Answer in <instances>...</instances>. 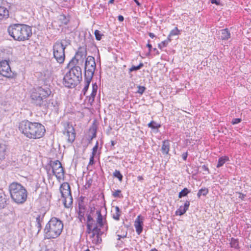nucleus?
I'll use <instances>...</instances> for the list:
<instances>
[{"mask_svg": "<svg viewBox=\"0 0 251 251\" xmlns=\"http://www.w3.org/2000/svg\"><path fill=\"white\" fill-rule=\"evenodd\" d=\"M20 131L29 139H39L42 137L46 132L45 126L37 122H31L24 120L19 125Z\"/></svg>", "mask_w": 251, "mask_h": 251, "instance_id": "obj_1", "label": "nucleus"}, {"mask_svg": "<svg viewBox=\"0 0 251 251\" xmlns=\"http://www.w3.org/2000/svg\"><path fill=\"white\" fill-rule=\"evenodd\" d=\"M7 32L14 40L18 41L28 40L32 35L31 27L25 24H11L8 27Z\"/></svg>", "mask_w": 251, "mask_h": 251, "instance_id": "obj_2", "label": "nucleus"}, {"mask_svg": "<svg viewBox=\"0 0 251 251\" xmlns=\"http://www.w3.org/2000/svg\"><path fill=\"white\" fill-rule=\"evenodd\" d=\"M51 93L50 90L48 88L38 87L33 88L30 94L31 102L37 106L46 108L49 106L47 99Z\"/></svg>", "mask_w": 251, "mask_h": 251, "instance_id": "obj_3", "label": "nucleus"}, {"mask_svg": "<svg viewBox=\"0 0 251 251\" xmlns=\"http://www.w3.org/2000/svg\"><path fill=\"white\" fill-rule=\"evenodd\" d=\"M70 68L63 77V84L66 87L73 88L82 80V70L78 65H72Z\"/></svg>", "mask_w": 251, "mask_h": 251, "instance_id": "obj_4", "label": "nucleus"}, {"mask_svg": "<svg viewBox=\"0 0 251 251\" xmlns=\"http://www.w3.org/2000/svg\"><path fill=\"white\" fill-rule=\"evenodd\" d=\"M62 222L56 217L51 218L44 229L45 239H55L60 236L63 229Z\"/></svg>", "mask_w": 251, "mask_h": 251, "instance_id": "obj_5", "label": "nucleus"}, {"mask_svg": "<svg viewBox=\"0 0 251 251\" xmlns=\"http://www.w3.org/2000/svg\"><path fill=\"white\" fill-rule=\"evenodd\" d=\"M9 191L12 200L15 203L22 204L26 201L27 191L20 183L12 182L9 186Z\"/></svg>", "mask_w": 251, "mask_h": 251, "instance_id": "obj_6", "label": "nucleus"}, {"mask_svg": "<svg viewBox=\"0 0 251 251\" xmlns=\"http://www.w3.org/2000/svg\"><path fill=\"white\" fill-rule=\"evenodd\" d=\"M63 42H56L52 47L53 56L57 63L60 64L64 62L65 59V50L67 45L62 43Z\"/></svg>", "mask_w": 251, "mask_h": 251, "instance_id": "obj_7", "label": "nucleus"}, {"mask_svg": "<svg viewBox=\"0 0 251 251\" xmlns=\"http://www.w3.org/2000/svg\"><path fill=\"white\" fill-rule=\"evenodd\" d=\"M96 68L95 58L91 56H88L85 62L84 78L92 79Z\"/></svg>", "mask_w": 251, "mask_h": 251, "instance_id": "obj_8", "label": "nucleus"}, {"mask_svg": "<svg viewBox=\"0 0 251 251\" xmlns=\"http://www.w3.org/2000/svg\"><path fill=\"white\" fill-rule=\"evenodd\" d=\"M86 48L85 47H80L78 49L75 56L70 61L68 65L71 67L72 65H79L83 64L85 59H86L87 56Z\"/></svg>", "mask_w": 251, "mask_h": 251, "instance_id": "obj_9", "label": "nucleus"}, {"mask_svg": "<svg viewBox=\"0 0 251 251\" xmlns=\"http://www.w3.org/2000/svg\"><path fill=\"white\" fill-rule=\"evenodd\" d=\"M49 169H48L47 166V170L48 173L49 171L51 169V172L53 175L55 176L57 179H61L64 177V170L62 167L61 162L58 160L50 161L49 164Z\"/></svg>", "mask_w": 251, "mask_h": 251, "instance_id": "obj_10", "label": "nucleus"}, {"mask_svg": "<svg viewBox=\"0 0 251 251\" xmlns=\"http://www.w3.org/2000/svg\"><path fill=\"white\" fill-rule=\"evenodd\" d=\"M0 74L4 77L13 78L15 74L11 69L9 62L7 60H2L0 62Z\"/></svg>", "mask_w": 251, "mask_h": 251, "instance_id": "obj_11", "label": "nucleus"}, {"mask_svg": "<svg viewBox=\"0 0 251 251\" xmlns=\"http://www.w3.org/2000/svg\"><path fill=\"white\" fill-rule=\"evenodd\" d=\"M63 134L68 137V142L70 143H72L75 138V130L72 125L68 124L65 127V130L63 131Z\"/></svg>", "mask_w": 251, "mask_h": 251, "instance_id": "obj_12", "label": "nucleus"}, {"mask_svg": "<svg viewBox=\"0 0 251 251\" xmlns=\"http://www.w3.org/2000/svg\"><path fill=\"white\" fill-rule=\"evenodd\" d=\"M96 215H97L98 217L97 218V224L95 225L98 226V227L100 229L101 228L104 227L106 230H107L108 226L106 223V220H103V217L101 214L100 210H96Z\"/></svg>", "mask_w": 251, "mask_h": 251, "instance_id": "obj_13", "label": "nucleus"}, {"mask_svg": "<svg viewBox=\"0 0 251 251\" xmlns=\"http://www.w3.org/2000/svg\"><path fill=\"white\" fill-rule=\"evenodd\" d=\"M103 233V232L101 231V229L100 228L98 229L97 232L92 233L90 236V239L92 242L94 244L98 245L101 243L102 239L101 235Z\"/></svg>", "mask_w": 251, "mask_h": 251, "instance_id": "obj_14", "label": "nucleus"}, {"mask_svg": "<svg viewBox=\"0 0 251 251\" xmlns=\"http://www.w3.org/2000/svg\"><path fill=\"white\" fill-rule=\"evenodd\" d=\"M144 218L141 215L138 216L134 222V226L138 235H140L143 231Z\"/></svg>", "mask_w": 251, "mask_h": 251, "instance_id": "obj_15", "label": "nucleus"}, {"mask_svg": "<svg viewBox=\"0 0 251 251\" xmlns=\"http://www.w3.org/2000/svg\"><path fill=\"white\" fill-rule=\"evenodd\" d=\"M60 192L62 197L72 195L70 185L67 182L63 183L60 187Z\"/></svg>", "mask_w": 251, "mask_h": 251, "instance_id": "obj_16", "label": "nucleus"}, {"mask_svg": "<svg viewBox=\"0 0 251 251\" xmlns=\"http://www.w3.org/2000/svg\"><path fill=\"white\" fill-rule=\"evenodd\" d=\"M98 85L96 83L92 84V91L90 96L87 97L86 100H88V102L91 105L94 101L95 98L97 93Z\"/></svg>", "mask_w": 251, "mask_h": 251, "instance_id": "obj_17", "label": "nucleus"}, {"mask_svg": "<svg viewBox=\"0 0 251 251\" xmlns=\"http://www.w3.org/2000/svg\"><path fill=\"white\" fill-rule=\"evenodd\" d=\"M219 34L222 40H227L230 38V33L227 28L220 30Z\"/></svg>", "mask_w": 251, "mask_h": 251, "instance_id": "obj_18", "label": "nucleus"}, {"mask_svg": "<svg viewBox=\"0 0 251 251\" xmlns=\"http://www.w3.org/2000/svg\"><path fill=\"white\" fill-rule=\"evenodd\" d=\"M8 199L2 190L0 189V208H4L7 205Z\"/></svg>", "mask_w": 251, "mask_h": 251, "instance_id": "obj_19", "label": "nucleus"}, {"mask_svg": "<svg viewBox=\"0 0 251 251\" xmlns=\"http://www.w3.org/2000/svg\"><path fill=\"white\" fill-rule=\"evenodd\" d=\"M9 16V11L6 7L3 5V3L0 5V20L3 18H7Z\"/></svg>", "mask_w": 251, "mask_h": 251, "instance_id": "obj_20", "label": "nucleus"}, {"mask_svg": "<svg viewBox=\"0 0 251 251\" xmlns=\"http://www.w3.org/2000/svg\"><path fill=\"white\" fill-rule=\"evenodd\" d=\"M170 141L168 140H164L162 142L161 151L163 154H168L170 151Z\"/></svg>", "mask_w": 251, "mask_h": 251, "instance_id": "obj_21", "label": "nucleus"}, {"mask_svg": "<svg viewBox=\"0 0 251 251\" xmlns=\"http://www.w3.org/2000/svg\"><path fill=\"white\" fill-rule=\"evenodd\" d=\"M62 197L64 198L63 203L65 207L66 208H70L73 204V199L72 195Z\"/></svg>", "mask_w": 251, "mask_h": 251, "instance_id": "obj_22", "label": "nucleus"}, {"mask_svg": "<svg viewBox=\"0 0 251 251\" xmlns=\"http://www.w3.org/2000/svg\"><path fill=\"white\" fill-rule=\"evenodd\" d=\"M79 207V211H78V218L80 222H82L83 220L85 221V219L84 218L85 215V208L84 207L81 206L80 203L78 204Z\"/></svg>", "mask_w": 251, "mask_h": 251, "instance_id": "obj_23", "label": "nucleus"}, {"mask_svg": "<svg viewBox=\"0 0 251 251\" xmlns=\"http://www.w3.org/2000/svg\"><path fill=\"white\" fill-rule=\"evenodd\" d=\"M44 215H38L36 218V226L38 228V233L42 229V223L43 221Z\"/></svg>", "mask_w": 251, "mask_h": 251, "instance_id": "obj_24", "label": "nucleus"}, {"mask_svg": "<svg viewBox=\"0 0 251 251\" xmlns=\"http://www.w3.org/2000/svg\"><path fill=\"white\" fill-rule=\"evenodd\" d=\"M229 161V157L227 156H223L220 157L218 159V162L217 165V168H220L224 165L226 162Z\"/></svg>", "mask_w": 251, "mask_h": 251, "instance_id": "obj_25", "label": "nucleus"}, {"mask_svg": "<svg viewBox=\"0 0 251 251\" xmlns=\"http://www.w3.org/2000/svg\"><path fill=\"white\" fill-rule=\"evenodd\" d=\"M115 212L112 213V218L116 221H119L120 220V217L121 215L122 212L119 207L117 206L115 207Z\"/></svg>", "mask_w": 251, "mask_h": 251, "instance_id": "obj_26", "label": "nucleus"}, {"mask_svg": "<svg viewBox=\"0 0 251 251\" xmlns=\"http://www.w3.org/2000/svg\"><path fill=\"white\" fill-rule=\"evenodd\" d=\"M7 147L4 144H0V160L5 158L6 153Z\"/></svg>", "mask_w": 251, "mask_h": 251, "instance_id": "obj_27", "label": "nucleus"}, {"mask_svg": "<svg viewBox=\"0 0 251 251\" xmlns=\"http://www.w3.org/2000/svg\"><path fill=\"white\" fill-rule=\"evenodd\" d=\"M87 226V229H86V233L88 234H92V233H95L96 232H97L98 230V229L100 228L98 227V226L97 225H95L94 227L91 226L90 225V224H86Z\"/></svg>", "mask_w": 251, "mask_h": 251, "instance_id": "obj_28", "label": "nucleus"}, {"mask_svg": "<svg viewBox=\"0 0 251 251\" xmlns=\"http://www.w3.org/2000/svg\"><path fill=\"white\" fill-rule=\"evenodd\" d=\"M91 80H92V79L84 78L85 86L82 91V93H83V94L84 95H86V93L88 90L89 85H90V83Z\"/></svg>", "mask_w": 251, "mask_h": 251, "instance_id": "obj_29", "label": "nucleus"}, {"mask_svg": "<svg viewBox=\"0 0 251 251\" xmlns=\"http://www.w3.org/2000/svg\"><path fill=\"white\" fill-rule=\"evenodd\" d=\"M208 193V189L206 188H203L200 189L197 194V196L200 198L201 196H205Z\"/></svg>", "mask_w": 251, "mask_h": 251, "instance_id": "obj_30", "label": "nucleus"}, {"mask_svg": "<svg viewBox=\"0 0 251 251\" xmlns=\"http://www.w3.org/2000/svg\"><path fill=\"white\" fill-rule=\"evenodd\" d=\"M148 126L152 129H158L161 126V125L157 124L156 122H155L154 121H151L150 123L148 125Z\"/></svg>", "mask_w": 251, "mask_h": 251, "instance_id": "obj_31", "label": "nucleus"}, {"mask_svg": "<svg viewBox=\"0 0 251 251\" xmlns=\"http://www.w3.org/2000/svg\"><path fill=\"white\" fill-rule=\"evenodd\" d=\"M190 193V191L187 188H184L183 190H182L178 194V198H181L183 197H185Z\"/></svg>", "mask_w": 251, "mask_h": 251, "instance_id": "obj_32", "label": "nucleus"}, {"mask_svg": "<svg viewBox=\"0 0 251 251\" xmlns=\"http://www.w3.org/2000/svg\"><path fill=\"white\" fill-rule=\"evenodd\" d=\"M144 66V64L143 63H140L138 66H132L129 69V73H130L131 72L133 71H136L138 70H140Z\"/></svg>", "mask_w": 251, "mask_h": 251, "instance_id": "obj_33", "label": "nucleus"}, {"mask_svg": "<svg viewBox=\"0 0 251 251\" xmlns=\"http://www.w3.org/2000/svg\"><path fill=\"white\" fill-rule=\"evenodd\" d=\"M113 175L114 177L118 178L120 181H122L123 176L119 171L116 170L113 173Z\"/></svg>", "mask_w": 251, "mask_h": 251, "instance_id": "obj_34", "label": "nucleus"}, {"mask_svg": "<svg viewBox=\"0 0 251 251\" xmlns=\"http://www.w3.org/2000/svg\"><path fill=\"white\" fill-rule=\"evenodd\" d=\"M112 196L114 198H123V196L121 193V191L120 190H115L114 192H112Z\"/></svg>", "mask_w": 251, "mask_h": 251, "instance_id": "obj_35", "label": "nucleus"}, {"mask_svg": "<svg viewBox=\"0 0 251 251\" xmlns=\"http://www.w3.org/2000/svg\"><path fill=\"white\" fill-rule=\"evenodd\" d=\"M93 182V180L92 178H86V182L85 185H84L85 188L86 189L90 188L92 185Z\"/></svg>", "mask_w": 251, "mask_h": 251, "instance_id": "obj_36", "label": "nucleus"}, {"mask_svg": "<svg viewBox=\"0 0 251 251\" xmlns=\"http://www.w3.org/2000/svg\"><path fill=\"white\" fill-rule=\"evenodd\" d=\"M230 244L232 248H237L238 247V241L237 239L232 238Z\"/></svg>", "mask_w": 251, "mask_h": 251, "instance_id": "obj_37", "label": "nucleus"}, {"mask_svg": "<svg viewBox=\"0 0 251 251\" xmlns=\"http://www.w3.org/2000/svg\"><path fill=\"white\" fill-rule=\"evenodd\" d=\"M97 210L94 207H90L89 210L87 211V214L94 217L96 215V212Z\"/></svg>", "mask_w": 251, "mask_h": 251, "instance_id": "obj_38", "label": "nucleus"}, {"mask_svg": "<svg viewBox=\"0 0 251 251\" xmlns=\"http://www.w3.org/2000/svg\"><path fill=\"white\" fill-rule=\"evenodd\" d=\"M180 30H179L177 27L172 30L170 33V36L178 35L180 34Z\"/></svg>", "mask_w": 251, "mask_h": 251, "instance_id": "obj_39", "label": "nucleus"}, {"mask_svg": "<svg viewBox=\"0 0 251 251\" xmlns=\"http://www.w3.org/2000/svg\"><path fill=\"white\" fill-rule=\"evenodd\" d=\"M186 210L183 208L182 206H180V207L176 211V215H183L186 212Z\"/></svg>", "mask_w": 251, "mask_h": 251, "instance_id": "obj_40", "label": "nucleus"}, {"mask_svg": "<svg viewBox=\"0 0 251 251\" xmlns=\"http://www.w3.org/2000/svg\"><path fill=\"white\" fill-rule=\"evenodd\" d=\"M95 35L96 37V40L100 41L101 39V37L103 35L102 34L100 33V32L98 30H96L95 31Z\"/></svg>", "mask_w": 251, "mask_h": 251, "instance_id": "obj_41", "label": "nucleus"}, {"mask_svg": "<svg viewBox=\"0 0 251 251\" xmlns=\"http://www.w3.org/2000/svg\"><path fill=\"white\" fill-rule=\"evenodd\" d=\"M137 88L138 90L136 93L140 95H142L146 89V87L143 86L139 85Z\"/></svg>", "mask_w": 251, "mask_h": 251, "instance_id": "obj_42", "label": "nucleus"}, {"mask_svg": "<svg viewBox=\"0 0 251 251\" xmlns=\"http://www.w3.org/2000/svg\"><path fill=\"white\" fill-rule=\"evenodd\" d=\"M90 131L91 132L92 135H89V136L91 137L93 139L96 137L97 133V129L96 127H93V128L90 129Z\"/></svg>", "mask_w": 251, "mask_h": 251, "instance_id": "obj_43", "label": "nucleus"}, {"mask_svg": "<svg viewBox=\"0 0 251 251\" xmlns=\"http://www.w3.org/2000/svg\"><path fill=\"white\" fill-rule=\"evenodd\" d=\"M168 43H167V41L164 40L161 42L160 43H159L158 45V47L160 49H162V48L166 47L168 45Z\"/></svg>", "mask_w": 251, "mask_h": 251, "instance_id": "obj_44", "label": "nucleus"}, {"mask_svg": "<svg viewBox=\"0 0 251 251\" xmlns=\"http://www.w3.org/2000/svg\"><path fill=\"white\" fill-rule=\"evenodd\" d=\"M60 20L62 21V23L67 25L69 22V19L66 18L64 15H61Z\"/></svg>", "mask_w": 251, "mask_h": 251, "instance_id": "obj_45", "label": "nucleus"}, {"mask_svg": "<svg viewBox=\"0 0 251 251\" xmlns=\"http://www.w3.org/2000/svg\"><path fill=\"white\" fill-rule=\"evenodd\" d=\"M98 142L97 141L95 146L93 148V151L92 152V154L93 155H95L96 154V152L97 151L98 149Z\"/></svg>", "mask_w": 251, "mask_h": 251, "instance_id": "obj_46", "label": "nucleus"}, {"mask_svg": "<svg viewBox=\"0 0 251 251\" xmlns=\"http://www.w3.org/2000/svg\"><path fill=\"white\" fill-rule=\"evenodd\" d=\"M86 216H87V224H90V222H91V221L95 222V220L93 219V216H92L90 215H88L87 214H86Z\"/></svg>", "mask_w": 251, "mask_h": 251, "instance_id": "obj_47", "label": "nucleus"}, {"mask_svg": "<svg viewBox=\"0 0 251 251\" xmlns=\"http://www.w3.org/2000/svg\"><path fill=\"white\" fill-rule=\"evenodd\" d=\"M242 120L241 118H234L233 119L231 123L233 125L237 124L241 122Z\"/></svg>", "mask_w": 251, "mask_h": 251, "instance_id": "obj_48", "label": "nucleus"}, {"mask_svg": "<svg viewBox=\"0 0 251 251\" xmlns=\"http://www.w3.org/2000/svg\"><path fill=\"white\" fill-rule=\"evenodd\" d=\"M56 42H63V44L67 45V47L71 44V41L69 39H65V40H58Z\"/></svg>", "mask_w": 251, "mask_h": 251, "instance_id": "obj_49", "label": "nucleus"}, {"mask_svg": "<svg viewBox=\"0 0 251 251\" xmlns=\"http://www.w3.org/2000/svg\"><path fill=\"white\" fill-rule=\"evenodd\" d=\"M94 156L95 155H93V154H92L91 156H90L89 165H92L94 164Z\"/></svg>", "mask_w": 251, "mask_h": 251, "instance_id": "obj_50", "label": "nucleus"}, {"mask_svg": "<svg viewBox=\"0 0 251 251\" xmlns=\"http://www.w3.org/2000/svg\"><path fill=\"white\" fill-rule=\"evenodd\" d=\"M190 205V201H186L184 203V205L183 207V208L186 209V210H188L189 206Z\"/></svg>", "mask_w": 251, "mask_h": 251, "instance_id": "obj_51", "label": "nucleus"}, {"mask_svg": "<svg viewBox=\"0 0 251 251\" xmlns=\"http://www.w3.org/2000/svg\"><path fill=\"white\" fill-rule=\"evenodd\" d=\"M187 156H188V152L187 151L185 152H184L182 155V158L184 160H186L187 159Z\"/></svg>", "mask_w": 251, "mask_h": 251, "instance_id": "obj_52", "label": "nucleus"}, {"mask_svg": "<svg viewBox=\"0 0 251 251\" xmlns=\"http://www.w3.org/2000/svg\"><path fill=\"white\" fill-rule=\"evenodd\" d=\"M150 42V40L148 41V44L147 45V47L149 48V52L148 54H149L150 53V52L151 51V50L152 49V46L151 44H150L149 43Z\"/></svg>", "mask_w": 251, "mask_h": 251, "instance_id": "obj_53", "label": "nucleus"}, {"mask_svg": "<svg viewBox=\"0 0 251 251\" xmlns=\"http://www.w3.org/2000/svg\"><path fill=\"white\" fill-rule=\"evenodd\" d=\"M245 197H246L245 195H244L242 193H239L238 198L241 199V200H244Z\"/></svg>", "mask_w": 251, "mask_h": 251, "instance_id": "obj_54", "label": "nucleus"}, {"mask_svg": "<svg viewBox=\"0 0 251 251\" xmlns=\"http://www.w3.org/2000/svg\"><path fill=\"white\" fill-rule=\"evenodd\" d=\"M211 2L212 4H216L217 5H220V1L217 0H211Z\"/></svg>", "mask_w": 251, "mask_h": 251, "instance_id": "obj_55", "label": "nucleus"}, {"mask_svg": "<svg viewBox=\"0 0 251 251\" xmlns=\"http://www.w3.org/2000/svg\"><path fill=\"white\" fill-rule=\"evenodd\" d=\"M126 235H127V232H126V234L125 235H118V240H120L121 239V238H125L126 237Z\"/></svg>", "mask_w": 251, "mask_h": 251, "instance_id": "obj_56", "label": "nucleus"}, {"mask_svg": "<svg viewBox=\"0 0 251 251\" xmlns=\"http://www.w3.org/2000/svg\"><path fill=\"white\" fill-rule=\"evenodd\" d=\"M118 19L120 22H123L124 20V18L122 15H119L118 17Z\"/></svg>", "mask_w": 251, "mask_h": 251, "instance_id": "obj_57", "label": "nucleus"}, {"mask_svg": "<svg viewBox=\"0 0 251 251\" xmlns=\"http://www.w3.org/2000/svg\"><path fill=\"white\" fill-rule=\"evenodd\" d=\"M202 169L204 171H207V172L209 171V169H208V167L205 165H203L202 166Z\"/></svg>", "mask_w": 251, "mask_h": 251, "instance_id": "obj_58", "label": "nucleus"}, {"mask_svg": "<svg viewBox=\"0 0 251 251\" xmlns=\"http://www.w3.org/2000/svg\"><path fill=\"white\" fill-rule=\"evenodd\" d=\"M171 37L172 36H170V34H169L168 37H167V39L166 40H165L166 41H167V43L169 44V43H170L172 39H171Z\"/></svg>", "mask_w": 251, "mask_h": 251, "instance_id": "obj_59", "label": "nucleus"}, {"mask_svg": "<svg viewBox=\"0 0 251 251\" xmlns=\"http://www.w3.org/2000/svg\"><path fill=\"white\" fill-rule=\"evenodd\" d=\"M143 179H144V178L142 176H138V177H137L138 181H141L143 180Z\"/></svg>", "mask_w": 251, "mask_h": 251, "instance_id": "obj_60", "label": "nucleus"}, {"mask_svg": "<svg viewBox=\"0 0 251 251\" xmlns=\"http://www.w3.org/2000/svg\"><path fill=\"white\" fill-rule=\"evenodd\" d=\"M149 35L150 36V37H151V38H153L154 37H155V35L153 33H151V32H150L149 33Z\"/></svg>", "mask_w": 251, "mask_h": 251, "instance_id": "obj_61", "label": "nucleus"}, {"mask_svg": "<svg viewBox=\"0 0 251 251\" xmlns=\"http://www.w3.org/2000/svg\"><path fill=\"white\" fill-rule=\"evenodd\" d=\"M93 139L90 137V136H89V138L88 139V143L89 144H90L91 142H92V141Z\"/></svg>", "mask_w": 251, "mask_h": 251, "instance_id": "obj_62", "label": "nucleus"}, {"mask_svg": "<svg viewBox=\"0 0 251 251\" xmlns=\"http://www.w3.org/2000/svg\"><path fill=\"white\" fill-rule=\"evenodd\" d=\"M153 50L156 52V54H159V52L158 51V50L156 49V48H153Z\"/></svg>", "mask_w": 251, "mask_h": 251, "instance_id": "obj_63", "label": "nucleus"}, {"mask_svg": "<svg viewBox=\"0 0 251 251\" xmlns=\"http://www.w3.org/2000/svg\"><path fill=\"white\" fill-rule=\"evenodd\" d=\"M116 142L114 141H111V144L112 146H114L116 144Z\"/></svg>", "mask_w": 251, "mask_h": 251, "instance_id": "obj_64", "label": "nucleus"}]
</instances>
